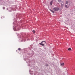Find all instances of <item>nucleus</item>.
<instances>
[{
	"label": "nucleus",
	"instance_id": "f257e3e1",
	"mask_svg": "<svg viewBox=\"0 0 75 75\" xmlns=\"http://www.w3.org/2000/svg\"><path fill=\"white\" fill-rule=\"evenodd\" d=\"M45 44H46V42L45 41H43L41 43H39V44L42 46H44L45 45Z\"/></svg>",
	"mask_w": 75,
	"mask_h": 75
},
{
	"label": "nucleus",
	"instance_id": "f03ea898",
	"mask_svg": "<svg viewBox=\"0 0 75 75\" xmlns=\"http://www.w3.org/2000/svg\"><path fill=\"white\" fill-rule=\"evenodd\" d=\"M59 8L58 7H55L53 8V10L54 11H57L59 10Z\"/></svg>",
	"mask_w": 75,
	"mask_h": 75
},
{
	"label": "nucleus",
	"instance_id": "7ed1b4c3",
	"mask_svg": "<svg viewBox=\"0 0 75 75\" xmlns=\"http://www.w3.org/2000/svg\"><path fill=\"white\" fill-rule=\"evenodd\" d=\"M53 2V1H50V5H52V2Z\"/></svg>",
	"mask_w": 75,
	"mask_h": 75
},
{
	"label": "nucleus",
	"instance_id": "20e7f679",
	"mask_svg": "<svg viewBox=\"0 0 75 75\" xmlns=\"http://www.w3.org/2000/svg\"><path fill=\"white\" fill-rule=\"evenodd\" d=\"M50 11H51L52 12V13H54V12H55L54 11H53V10H52L51 9H50Z\"/></svg>",
	"mask_w": 75,
	"mask_h": 75
},
{
	"label": "nucleus",
	"instance_id": "39448f33",
	"mask_svg": "<svg viewBox=\"0 0 75 75\" xmlns=\"http://www.w3.org/2000/svg\"><path fill=\"white\" fill-rule=\"evenodd\" d=\"M65 7L67 8H68V7H69V6H67V5H65Z\"/></svg>",
	"mask_w": 75,
	"mask_h": 75
},
{
	"label": "nucleus",
	"instance_id": "423d86ee",
	"mask_svg": "<svg viewBox=\"0 0 75 75\" xmlns=\"http://www.w3.org/2000/svg\"><path fill=\"white\" fill-rule=\"evenodd\" d=\"M68 50V51H71V48H69Z\"/></svg>",
	"mask_w": 75,
	"mask_h": 75
},
{
	"label": "nucleus",
	"instance_id": "0eeeda50",
	"mask_svg": "<svg viewBox=\"0 0 75 75\" xmlns=\"http://www.w3.org/2000/svg\"><path fill=\"white\" fill-rule=\"evenodd\" d=\"M64 63H63L61 64V65L62 66H63V65H64Z\"/></svg>",
	"mask_w": 75,
	"mask_h": 75
},
{
	"label": "nucleus",
	"instance_id": "6e6552de",
	"mask_svg": "<svg viewBox=\"0 0 75 75\" xmlns=\"http://www.w3.org/2000/svg\"><path fill=\"white\" fill-rule=\"evenodd\" d=\"M18 50H19V51H21V49L20 48H19L18 49Z\"/></svg>",
	"mask_w": 75,
	"mask_h": 75
},
{
	"label": "nucleus",
	"instance_id": "1a4fd4ad",
	"mask_svg": "<svg viewBox=\"0 0 75 75\" xmlns=\"http://www.w3.org/2000/svg\"><path fill=\"white\" fill-rule=\"evenodd\" d=\"M68 1H67L66 2V4H68Z\"/></svg>",
	"mask_w": 75,
	"mask_h": 75
},
{
	"label": "nucleus",
	"instance_id": "9d476101",
	"mask_svg": "<svg viewBox=\"0 0 75 75\" xmlns=\"http://www.w3.org/2000/svg\"><path fill=\"white\" fill-rule=\"evenodd\" d=\"M46 67H48V64H46Z\"/></svg>",
	"mask_w": 75,
	"mask_h": 75
},
{
	"label": "nucleus",
	"instance_id": "9b49d317",
	"mask_svg": "<svg viewBox=\"0 0 75 75\" xmlns=\"http://www.w3.org/2000/svg\"><path fill=\"white\" fill-rule=\"evenodd\" d=\"M33 33H35V30H33Z\"/></svg>",
	"mask_w": 75,
	"mask_h": 75
},
{
	"label": "nucleus",
	"instance_id": "f8f14e48",
	"mask_svg": "<svg viewBox=\"0 0 75 75\" xmlns=\"http://www.w3.org/2000/svg\"><path fill=\"white\" fill-rule=\"evenodd\" d=\"M61 6L62 7V6H63V5H62V4H61Z\"/></svg>",
	"mask_w": 75,
	"mask_h": 75
},
{
	"label": "nucleus",
	"instance_id": "ddd939ff",
	"mask_svg": "<svg viewBox=\"0 0 75 75\" xmlns=\"http://www.w3.org/2000/svg\"><path fill=\"white\" fill-rule=\"evenodd\" d=\"M3 8H4H4H4V7H3Z\"/></svg>",
	"mask_w": 75,
	"mask_h": 75
}]
</instances>
